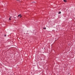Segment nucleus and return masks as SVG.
I'll use <instances>...</instances> for the list:
<instances>
[{"label": "nucleus", "instance_id": "f257e3e1", "mask_svg": "<svg viewBox=\"0 0 75 75\" xmlns=\"http://www.w3.org/2000/svg\"><path fill=\"white\" fill-rule=\"evenodd\" d=\"M18 17H20V18H21V14H19V15H18Z\"/></svg>", "mask_w": 75, "mask_h": 75}, {"label": "nucleus", "instance_id": "f03ea898", "mask_svg": "<svg viewBox=\"0 0 75 75\" xmlns=\"http://www.w3.org/2000/svg\"><path fill=\"white\" fill-rule=\"evenodd\" d=\"M64 2H67V0H64Z\"/></svg>", "mask_w": 75, "mask_h": 75}, {"label": "nucleus", "instance_id": "7ed1b4c3", "mask_svg": "<svg viewBox=\"0 0 75 75\" xmlns=\"http://www.w3.org/2000/svg\"><path fill=\"white\" fill-rule=\"evenodd\" d=\"M61 11H59V13H58L59 14H61Z\"/></svg>", "mask_w": 75, "mask_h": 75}, {"label": "nucleus", "instance_id": "20e7f679", "mask_svg": "<svg viewBox=\"0 0 75 75\" xmlns=\"http://www.w3.org/2000/svg\"><path fill=\"white\" fill-rule=\"evenodd\" d=\"M43 29H44L45 30V29H46V28H44Z\"/></svg>", "mask_w": 75, "mask_h": 75}, {"label": "nucleus", "instance_id": "39448f33", "mask_svg": "<svg viewBox=\"0 0 75 75\" xmlns=\"http://www.w3.org/2000/svg\"><path fill=\"white\" fill-rule=\"evenodd\" d=\"M11 17H10V18H9V20H11V18H11Z\"/></svg>", "mask_w": 75, "mask_h": 75}, {"label": "nucleus", "instance_id": "423d86ee", "mask_svg": "<svg viewBox=\"0 0 75 75\" xmlns=\"http://www.w3.org/2000/svg\"><path fill=\"white\" fill-rule=\"evenodd\" d=\"M17 1H19V2L20 1L19 0H17Z\"/></svg>", "mask_w": 75, "mask_h": 75}, {"label": "nucleus", "instance_id": "0eeeda50", "mask_svg": "<svg viewBox=\"0 0 75 75\" xmlns=\"http://www.w3.org/2000/svg\"><path fill=\"white\" fill-rule=\"evenodd\" d=\"M4 36H5V37H6V35H5Z\"/></svg>", "mask_w": 75, "mask_h": 75}]
</instances>
